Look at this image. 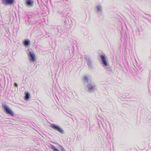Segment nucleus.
<instances>
[{"label":"nucleus","instance_id":"nucleus-1","mask_svg":"<svg viewBox=\"0 0 151 151\" xmlns=\"http://www.w3.org/2000/svg\"><path fill=\"white\" fill-rule=\"evenodd\" d=\"M86 86L88 91L90 92H93L96 90V86L93 83H89Z\"/></svg>","mask_w":151,"mask_h":151},{"label":"nucleus","instance_id":"nucleus-2","mask_svg":"<svg viewBox=\"0 0 151 151\" xmlns=\"http://www.w3.org/2000/svg\"><path fill=\"white\" fill-rule=\"evenodd\" d=\"M2 106L4 108L5 112L6 114L12 116H14V112L11 109L5 104L3 105Z\"/></svg>","mask_w":151,"mask_h":151},{"label":"nucleus","instance_id":"nucleus-3","mask_svg":"<svg viewBox=\"0 0 151 151\" xmlns=\"http://www.w3.org/2000/svg\"><path fill=\"white\" fill-rule=\"evenodd\" d=\"M85 59L89 69L91 70H93V67L92 65V60L89 57L86 56Z\"/></svg>","mask_w":151,"mask_h":151},{"label":"nucleus","instance_id":"nucleus-4","mask_svg":"<svg viewBox=\"0 0 151 151\" xmlns=\"http://www.w3.org/2000/svg\"><path fill=\"white\" fill-rule=\"evenodd\" d=\"M100 59L103 64V66L104 67L105 66H107V65H109V63H107L106 60V57L105 55H101L100 56Z\"/></svg>","mask_w":151,"mask_h":151},{"label":"nucleus","instance_id":"nucleus-5","mask_svg":"<svg viewBox=\"0 0 151 151\" xmlns=\"http://www.w3.org/2000/svg\"><path fill=\"white\" fill-rule=\"evenodd\" d=\"M104 67L106 69V72L109 74H112L114 73V71L112 70L111 68L109 65L107 66H104Z\"/></svg>","mask_w":151,"mask_h":151},{"label":"nucleus","instance_id":"nucleus-6","mask_svg":"<svg viewBox=\"0 0 151 151\" xmlns=\"http://www.w3.org/2000/svg\"><path fill=\"white\" fill-rule=\"evenodd\" d=\"M33 0H26L25 5L27 6L31 7L33 6Z\"/></svg>","mask_w":151,"mask_h":151},{"label":"nucleus","instance_id":"nucleus-7","mask_svg":"<svg viewBox=\"0 0 151 151\" xmlns=\"http://www.w3.org/2000/svg\"><path fill=\"white\" fill-rule=\"evenodd\" d=\"M3 2L5 5L12 4H14V0H2Z\"/></svg>","mask_w":151,"mask_h":151},{"label":"nucleus","instance_id":"nucleus-8","mask_svg":"<svg viewBox=\"0 0 151 151\" xmlns=\"http://www.w3.org/2000/svg\"><path fill=\"white\" fill-rule=\"evenodd\" d=\"M29 56L31 58V60L32 61H34L35 60V56L33 52H29Z\"/></svg>","mask_w":151,"mask_h":151},{"label":"nucleus","instance_id":"nucleus-9","mask_svg":"<svg viewBox=\"0 0 151 151\" xmlns=\"http://www.w3.org/2000/svg\"><path fill=\"white\" fill-rule=\"evenodd\" d=\"M97 12L99 14H101L102 13V8L100 5H98L96 6Z\"/></svg>","mask_w":151,"mask_h":151},{"label":"nucleus","instance_id":"nucleus-10","mask_svg":"<svg viewBox=\"0 0 151 151\" xmlns=\"http://www.w3.org/2000/svg\"><path fill=\"white\" fill-rule=\"evenodd\" d=\"M50 127L53 129H54L57 131L59 127V126L56 125L54 124H50Z\"/></svg>","mask_w":151,"mask_h":151},{"label":"nucleus","instance_id":"nucleus-11","mask_svg":"<svg viewBox=\"0 0 151 151\" xmlns=\"http://www.w3.org/2000/svg\"><path fill=\"white\" fill-rule=\"evenodd\" d=\"M30 43V42L29 40H25L24 42V44L25 46H27L29 45V44Z\"/></svg>","mask_w":151,"mask_h":151},{"label":"nucleus","instance_id":"nucleus-12","mask_svg":"<svg viewBox=\"0 0 151 151\" xmlns=\"http://www.w3.org/2000/svg\"><path fill=\"white\" fill-rule=\"evenodd\" d=\"M57 131H58V132H59L60 133L62 134H64V131L63 130V129L61 128L60 127H59Z\"/></svg>","mask_w":151,"mask_h":151},{"label":"nucleus","instance_id":"nucleus-13","mask_svg":"<svg viewBox=\"0 0 151 151\" xmlns=\"http://www.w3.org/2000/svg\"><path fill=\"white\" fill-rule=\"evenodd\" d=\"M29 94L28 92L26 93H25V99L26 100H27L29 99Z\"/></svg>","mask_w":151,"mask_h":151},{"label":"nucleus","instance_id":"nucleus-14","mask_svg":"<svg viewBox=\"0 0 151 151\" xmlns=\"http://www.w3.org/2000/svg\"><path fill=\"white\" fill-rule=\"evenodd\" d=\"M51 148L54 151H60L53 145H52Z\"/></svg>","mask_w":151,"mask_h":151},{"label":"nucleus","instance_id":"nucleus-15","mask_svg":"<svg viewBox=\"0 0 151 151\" xmlns=\"http://www.w3.org/2000/svg\"><path fill=\"white\" fill-rule=\"evenodd\" d=\"M84 80L85 81L84 83H88V78L87 76H84Z\"/></svg>","mask_w":151,"mask_h":151},{"label":"nucleus","instance_id":"nucleus-16","mask_svg":"<svg viewBox=\"0 0 151 151\" xmlns=\"http://www.w3.org/2000/svg\"><path fill=\"white\" fill-rule=\"evenodd\" d=\"M67 114H65L67 116L69 117H70V118H71V117L72 116H73L72 115H71V114H69V113H68L67 112Z\"/></svg>","mask_w":151,"mask_h":151},{"label":"nucleus","instance_id":"nucleus-17","mask_svg":"<svg viewBox=\"0 0 151 151\" xmlns=\"http://www.w3.org/2000/svg\"><path fill=\"white\" fill-rule=\"evenodd\" d=\"M60 149L62 151H65L64 148L61 146L60 145Z\"/></svg>","mask_w":151,"mask_h":151},{"label":"nucleus","instance_id":"nucleus-18","mask_svg":"<svg viewBox=\"0 0 151 151\" xmlns=\"http://www.w3.org/2000/svg\"><path fill=\"white\" fill-rule=\"evenodd\" d=\"M14 86L17 87H18V85L16 83H14Z\"/></svg>","mask_w":151,"mask_h":151}]
</instances>
